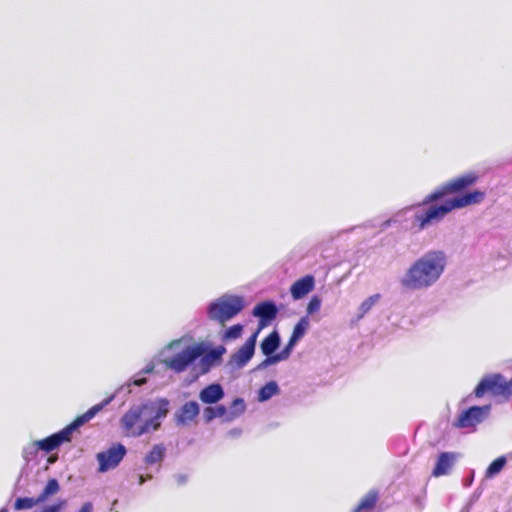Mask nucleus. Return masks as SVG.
Wrapping results in <instances>:
<instances>
[{"label":"nucleus","mask_w":512,"mask_h":512,"mask_svg":"<svg viewBox=\"0 0 512 512\" xmlns=\"http://www.w3.org/2000/svg\"><path fill=\"white\" fill-rule=\"evenodd\" d=\"M478 175L469 172L456 177L433 192L426 195L423 200L408 208L429 206L423 212L414 215V221L418 230L422 231L433 224L440 223L449 213L471 205L479 204L485 199V192L481 190L467 191L478 181Z\"/></svg>","instance_id":"1"},{"label":"nucleus","mask_w":512,"mask_h":512,"mask_svg":"<svg viewBox=\"0 0 512 512\" xmlns=\"http://www.w3.org/2000/svg\"><path fill=\"white\" fill-rule=\"evenodd\" d=\"M446 265L447 257L443 251H429L410 265L400 278V284L411 291L427 289L440 279Z\"/></svg>","instance_id":"2"},{"label":"nucleus","mask_w":512,"mask_h":512,"mask_svg":"<svg viewBox=\"0 0 512 512\" xmlns=\"http://www.w3.org/2000/svg\"><path fill=\"white\" fill-rule=\"evenodd\" d=\"M115 399V394H111L100 403L89 408L84 414L76 417L70 424L65 426L60 431L49 435L48 437L37 440V445L40 450L50 453L58 449L62 444L70 442L72 435L84 424L94 418L100 411L108 406Z\"/></svg>","instance_id":"3"},{"label":"nucleus","mask_w":512,"mask_h":512,"mask_svg":"<svg viewBox=\"0 0 512 512\" xmlns=\"http://www.w3.org/2000/svg\"><path fill=\"white\" fill-rule=\"evenodd\" d=\"M142 410V417L145 421L138 427L134 433L135 436L157 431L161 426V420L164 419L169 412V400L159 398L157 400H148L139 404Z\"/></svg>","instance_id":"4"},{"label":"nucleus","mask_w":512,"mask_h":512,"mask_svg":"<svg viewBox=\"0 0 512 512\" xmlns=\"http://www.w3.org/2000/svg\"><path fill=\"white\" fill-rule=\"evenodd\" d=\"M245 307L242 296L225 294L210 302L207 306V317L209 320L221 324L237 316Z\"/></svg>","instance_id":"5"},{"label":"nucleus","mask_w":512,"mask_h":512,"mask_svg":"<svg viewBox=\"0 0 512 512\" xmlns=\"http://www.w3.org/2000/svg\"><path fill=\"white\" fill-rule=\"evenodd\" d=\"M487 392L494 396L510 398L512 396V378L506 381L505 377L500 373L484 376L475 387L473 394L475 397L480 398Z\"/></svg>","instance_id":"6"},{"label":"nucleus","mask_w":512,"mask_h":512,"mask_svg":"<svg viewBox=\"0 0 512 512\" xmlns=\"http://www.w3.org/2000/svg\"><path fill=\"white\" fill-rule=\"evenodd\" d=\"M206 350L204 342L189 345L185 347L181 352L176 353L170 359L165 361L168 368L176 373H181L187 370L201 354Z\"/></svg>","instance_id":"7"},{"label":"nucleus","mask_w":512,"mask_h":512,"mask_svg":"<svg viewBox=\"0 0 512 512\" xmlns=\"http://www.w3.org/2000/svg\"><path fill=\"white\" fill-rule=\"evenodd\" d=\"M61 490L60 483L56 478L48 479L44 488L37 497H18L14 501V509L17 511L29 510L34 506L43 504Z\"/></svg>","instance_id":"8"},{"label":"nucleus","mask_w":512,"mask_h":512,"mask_svg":"<svg viewBox=\"0 0 512 512\" xmlns=\"http://www.w3.org/2000/svg\"><path fill=\"white\" fill-rule=\"evenodd\" d=\"M126 454L127 448L120 442L113 443L107 450L97 453L98 472L105 473L117 468Z\"/></svg>","instance_id":"9"},{"label":"nucleus","mask_w":512,"mask_h":512,"mask_svg":"<svg viewBox=\"0 0 512 512\" xmlns=\"http://www.w3.org/2000/svg\"><path fill=\"white\" fill-rule=\"evenodd\" d=\"M491 404L483 405V406H471L465 410H463L457 420L454 423V426L457 428H472L476 425L482 423L490 414Z\"/></svg>","instance_id":"10"},{"label":"nucleus","mask_w":512,"mask_h":512,"mask_svg":"<svg viewBox=\"0 0 512 512\" xmlns=\"http://www.w3.org/2000/svg\"><path fill=\"white\" fill-rule=\"evenodd\" d=\"M278 313L279 309L273 300L261 301L252 310V315L259 320V329L270 325L276 319Z\"/></svg>","instance_id":"11"},{"label":"nucleus","mask_w":512,"mask_h":512,"mask_svg":"<svg viewBox=\"0 0 512 512\" xmlns=\"http://www.w3.org/2000/svg\"><path fill=\"white\" fill-rule=\"evenodd\" d=\"M205 346L206 350L198 358L202 374L208 373L212 367L219 365L222 362V356L226 353V348L222 345L212 348L205 343Z\"/></svg>","instance_id":"12"},{"label":"nucleus","mask_w":512,"mask_h":512,"mask_svg":"<svg viewBox=\"0 0 512 512\" xmlns=\"http://www.w3.org/2000/svg\"><path fill=\"white\" fill-rule=\"evenodd\" d=\"M200 413L198 402L191 400L185 402L175 413L174 421L177 426H188Z\"/></svg>","instance_id":"13"},{"label":"nucleus","mask_w":512,"mask_h":512,"mask_svg":"<svg viewBox=\"0 0 512 512\" xmlns=\"http://www.w3.org/2000/svg\"><path fill=\"white\" fill-rule=\"evenodd\" d=\"M167 448L163 443L155 444L144 456L143 463L144 469L148 470L150 467L156 466V472L161 469V464L166 458Z\"/></svg>","instance_id":"14"},{"label":"nucleus","mask_w":512,"mask_h":512,"mask_svg":"<svg viewBox=\"0 0 512 512\" xmlns=\"http://www.w3.org/2000/svg\"><path fill=\"white\" fill-rule=\"evenodd\" d=\"M225 397V390L223 386L218 383H211L199 392V399L202 403L207 405H214L219 403Z\"/></svg>","instance_id":"15"},{"label":"nucleus","mask_w":512,"mask_h":512,"mask_svg":"<svg viewBox=\"0 0 512 512\" xmlns=\"http://www.w3.org/2000/svg\"><path fill=\"white\" fill-rule=\"evenodd\" d=\"M315 287V278L307 274L296 280L290 287V293L294 300H300L309 294Z\"/></svg>","instance_id":"16"},{"label":"nucleus","mask_w":512,"mask_h":512,"mask_svg":"<svg viewBox=\"0 0 512 512\" xmlns=\"http://www.w3.org/2000/svg\"><path fill=\"white\" fill-rule=\"evenodd\" d=\"M255 351L245 345H242L235 353H233L226 366L232 371L244 368L253 358Z\"/></svg>","instance_id":"17"},{"label":"nucleus","mask_w":512,"mask_h":512,"mask_svg":"<svg viewBox=\"0 0 512 512\" xmlns=\"http://www.w3.org/2000/svg\"><path fill=\"white\" fill-rule=\"evenodd\" d=\"M457 457L458 454L454 452H441L438 455L432 475L435 477L447 475L450 469L454 466Z\"/></svg>","instance_id":"18"},{"label":"nucleus","mask_w":512,"mask_h":512,"mask_svg":"<svg viewBox=\"0 0 512 512\" xmlns=\"http://www.w3.org/2000/svg\"><path fill=\"white\" fill-rule=\"evenodd\" d=\"M155 369V365L153 362H150L148 363L142 370H140L135 376H133L129 382H127L125 385L119 387L116 392L114 393L115 394V397L120 394L122 391H124L125 389L126 390V394H130L131 393V385H134V386H138V387H141L143 386L144 384L147 383V379L145 377V375L147 374H151Z\"/></svg>","instance_id":"19"},{"label":"nucleus","mask_w":512,"mask_h":512,"mask_svg":"<svg viewBox=\"0 0 512 512\" xmlns=\"http://www.w3.org/2000/svg\"><path fill=\"white\" fill-rule=\"evenodd\" d=\"M281 345V337L277 330H273L260 343L262 354L275 355Z\"/></svg>","instance_id":"20"},{"label":"nucleus","mask_w":512,"mask_h":512,"mask_svg":"<svg viewBox=\"0 0 512 512\" xmlns=\"http://www.w3.org/2000/svg\"><path fill=\"white\" fill-rule=\"evenodd\" d=\"M141 418L142 410L140 409V405H133L121 417V427L126 431H130Z\"/></svg>","instance_id":"21"},{"label":"nucleus","mask_w":512,"mask_h":512,"mask_svg":"<svg viewBox=\"0 0 512 512\" xmlns=\"http://www.w3.org/2000/svg\"><path fill=\"white\" fill-rule=\"evenodd\" d=\"M246 411V403L243 398L236 397L227 408V415L223 419L224 422H232L236 418L243 415Z\"/></svg>","instance_id":"22"},{"label":"nucleus","mask_w":512,"mask_h":512,"mask_svg":"<svg viewBox=\"0 0 512 512\" xmlns=\"http://www.w3.org/2000/svg\"><path fill=\"white\" fill-rule=\"evenodd\" d=\"M280 393V387L278 383L274 380H271L264 384L257 392V400L261 403L267 402L273 396H276Z\"/></svg>","instance_id":"23"},{"label":"nucleus","mask_w":512,"mask_h":512,"mask_svg":"<svg viewBox=\"0 0 512 512\" xmlns=\"http://www.w3.org/2000/svg\"><path fill=\"white\" fill-rule=\"evenodd\" d=\"M379 493L376 490H370L354 508L353 512H362L372 510L378 501Z\"/></svg>","instance_id":"24"},{"label":"nucleus","mask_w":512,"mask_h":512,"mask_svg":"<svg viewBox=\"0 0 512 512\" xmlns=\"http://www.w3.org/2000/svg\"><path fill=\"white\" fill-rule=\"evenodd\" d=\"M227 415V407L223 404H218L216 406L209 405L203 410V419L205 423H210L216 418L223 417L225 418Z\"/></svg>","instance_id":"25"},{"label":"nucleus","mask_w":512,"mask_h":512,"mask_svg":"<svg viewBox=\"0 0 512 512\" xmlns=\"http://www.w3.org/2000/svg\"><path fill=\"white\" fill-rule=\"evenodd\" d=\"M381 295L379 293L373 294L366 298L359 306L357 313V320H361L375 304L380 300Z\"/></svg>","instance_id":"26"},{"label":"nucleus","mask_w":512,"mask_h":512,"mask_svg":"<svg viewBox=\"0 0 512 512\" xmlns=\"http://www.w3.org/2000/svg\"><path fill=\"white\" fill-rule=\"evenodd\" d=\"M308 328H309L308 316L301 317L299 319V321L295 324L290 338L299 342L306 334Z\"/></svg>","instance_id":"27"},{"label":"nucleus","mask_w":512,"mask_h":512,"mask_svg":"<svg viewBox=\"0 0 512 512\" xmlns=\"http://www.w3.org/2000/svg\"><path fill=\"white\" fill-rule=\"evenodd\" d=\"M507 463V459L505 456H499L495 460H493L486 469L485 477L493 478L498 475Z\"/></svg>","instance_id":"28"},{"label":"nucleus","mask_w":512,"mask_h":512,"mask_svg":"<svg viewBox=\"0 0 512 512\" xmlns=\"http://www.w3.org/2000/svg\"><path fill=\"white\" fill-rule=\"evenodd\" d=\"M243 329H244V326L240 323L230 326L229 328H227L224 331V333L222 335V340L224 342H227L230 340L238 339L242 335Z\"/></svg>","instance_id":"29"},{"label":"nucleus","mask_w":512,"mask_h":512,"mask_svg":"<svg viewBox=\"0 0 512 512\" xmlns=\"http://www.w3.org/2000/svg\"><path fill=\"white\" fill-rule=\"evenodd\" d=\"M410 210V208H404L400 211H398L396 214H394L391 218L381 223L380 228L381 230H386L388 227L392 226L393 224H401L406 213Z\"/></svg>","instance_id":"30"},{"label":"nucleus","mask_w":512,"mask_h":512,"mask_svg":"<svg viewBox=\"0 0 512 512\" xmlns=\"http://www.w3.org/2000/svg\"><path fill=\"white\" fill-rule=\"evenodd\" d=\"M66 505V499L58 498L54 503L44 505L39 512H62Z\"/></svg>","instance_id":"31"},{"label":"nucleus","mask_w":512,"mask_h":512,"mask_svg":"<svg viewBox=\"0 0 512 512\" xmlns=\"http://www.w3.org/2000/svg\"><path fill=\"white\" fill-rule=\"evenodd\" d=\"M39 450H40V448L38 447L36 441L34 443L24 447L23 452H22L24 460L27 463L34 460L36 458Z\"/></svg>","instance_id":"32"},{"label":"nucleus","mask_w":512,"mask_h":512,"mask_svg":"<svg viewBox=\"0 0 512 512\" xmlns=\"http://www.w3.org/2000/svg\"><path fill=\"white\" fill-rule=\"evenodd\" d=\"M321 304H322L321 297L319 295H313L307 304V308H306L307 315L306 316L313 315L314 313L319 311Z\"/></svg>","instance_id":"33"},{"label":"nucleus","mask_w":512,"mask_h":512,"mask_svg":"<svg viewBox=\"0 0 512 512\" xmlns=\"http://www.w3.org/2000/svg\"><path fill=\"white\" fill-rule=\"evenodd\" d=\"M297 343V341L289 338L288 343L284 346V348L280 352L276 353L281 361L287 360L290 357Z\"/></svg>","instance_id":"34"},{"label":"nucleus","mask_w":512,"mask_h":512,"mask_svg":"<svg viewBox=\"0 0 512 512\" xmlns=\"http://www.w3.org/2000/svg\"><path fill=\"white\" fill-rule=\"evenodd\" d=\"M264 355L266 356V358L261 363H259L257 365V367H256V370H258V371L264 370V369L268 368L271 365H274V364H277V363L281 362V360L277 356V354H275V355L264 354Z\"/></svg>","instance_id":"35"},{"label":"nucleus","mask_w":512,"mask_h":512,"mask_svg":"<svg viewBox=\"0 0 512 512\" xmlns=\"http://www.w3.org/2000/svg\"><path fill=\"white\" fill-rule=\"evenodd\" d=\"M262 329H257L252 335L249 336V338L245 341V343L243 345L253 349L255 351V348H256V343H257V337H258V334L259 332L261 331Z\"/></svg>","instance_id":"36"},{"label":"nucleus","mask_w":512,"mask_h":512,"mask_svg":"<svg viewBox=\"0 0 512 512\" xmlns=\"http://www.w3.org/2000/svg\"><path fill=\"white\" fill-rule=\"evenodd\" d=\"M178 486H183L188 482V475L183 473H178L173 476Z\"/></svg>","instance_id":"37"},{"label":"nucleus","mask_w":512,"mask_h":512,"mask_svg":"<svg viewBox=\"0 0 512 512\" xmlns=\"http://www.w3.org/2000/svg\"><path fill=\"white\" fill-rule=\"evenodd\" d=\"M153 479L152 473H146V474H138L137 475V481L139 485H144L147 481Z\"/></svg>","instance_id":"38"},{"label":"nucleus","mask_w":512,"mask_h":512,"mask_svg":"<svg viewBox=\"0 0 512 512\" xmlns=\"http://www.w3.org/2000/svg\"><path fill=\"white\" fill-rule=\"evenodd\" d=\"M481 494L482 490H480L479 488L473 492V494L470 497L469 504L467 505L466 508L467 511L469 510V507L480 498Z\"/></svg>","instance_id":"39"},{"label":"nucleus","mask_w":512,"mask_h":512,"mask_svg":"<svg viewBox=\"0 0 512 512\" xmlns=\"http://www.w3.org/2000/svg\"><path fill=\"white\" fill-rule=\"evenodd\" d=\"M78 512H93V504L92 502H85Z\"/></svg>","instance_id":"40"},{"label":"nucleus","mask_w":512,"mask_h":512,"mask_svg":"<svg viewBox=\"0 0 512 512\" xmlns=\"http://www.w3.org/2000/svg\"><path fill=\"white\" fill-rule=\"evenodd\" d=\"M474 480V471H471L470 476L463 479V485L465 487H470Z\"/></svg>","instance_id":"41"},{"label":"nucleus","mask_w":512,"mask_h":512,"mask_svg":"<svg viewBox=\"0 0 512 512\" xmlns=\"http://www.w3.org/2000/svg\"><path fill=\"white\" fill-rule=\"evenodd\" d=\"M242 433V430L240 428H233L228 432V435L231 437H238Z\"/></svg>","instance_id":"42"},{"label":"nucleus","mask_w":512,"mask_h":512,"mask_svg":"<svg viewBox=\"0 0 512 512\" xmlns=\"http://www.w3.org/2000/svg\"><path fill=\"white\" fill-rule=\"evenodd\" d=\"M0 512H8L7 508H1Z\"/></svg>","instance_id":"43"}]
</instances>
